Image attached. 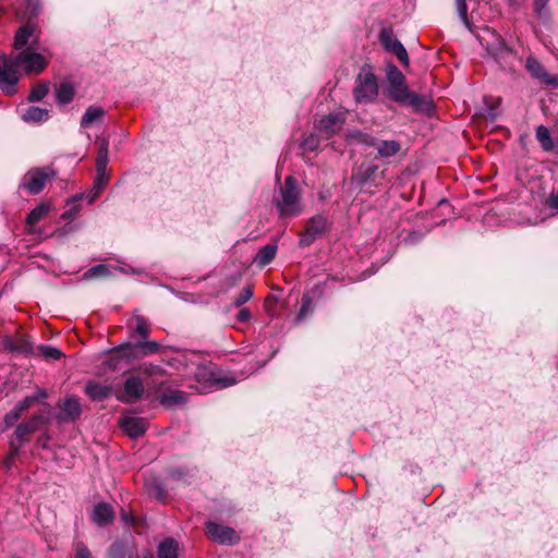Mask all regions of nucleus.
<instances>
[{
    "mask_svg": "<svg viewBox=\"0 0 558 558\" xmlns=\"http://www.w3.org/2000/svg\"><path fill=\"white\" fill-rule=\"evenodd\" d=\"M48 62L44 56L36 53L31 49H25L14 58L0 57V88L8 95L16 92L19 75L16 69L26 73L43 72Z\"/></svg>",
    "mask_w": 558,
    "mask_h": 558,
    "instance_id": "nucleus-1",
    "label": "nucleus"
},
{
    "mask_svg": "<svg viewBox=\"0 0 558 558\" xmlns=\"http://www.w3.org/2000/svg\"><path fill=\"white\" fill-rule=\"evenodd\" d=\"M275 204L281 217H295L301 214L302 206L298 181L292 175L286 178L279 195L275 198Z\"/></svg>",
    "mask_w": 558,
    "mask_h": 558,
    "instance_id": "nucleus-2",
    "label": "nucleus"
},
{
    "mask_svg": "<svg viewBox=\"0 0 558 558\" xmlns=\"http://www.w3.org/2000/svg\"><path fill=\"white\" fill-rule=\"evenodd\" d=\"M388 97L396 102H416V95L411 93L405 84L402 72L392 63L387 65Z\"/></svg>",
    "mask_w": 558,
    "mask_h": 558,
    "instance_id": "nucleus-3",
    "label": "nucleus"
},
{
    "mask_svg": "<svg viewBox=\"0 0 558 558\" xmlns=\"http://www.w3.org/2000/svg\"><path fill=\"white\" fill-rule=\"evenodd\" d=\"M353 95L356 102H373L378 95L377 78L374 73L366 70L357 75Z\"/></svg>",
    "mask_w": 558,
    "mask_h": 558,
    "instance_id": "nucleus-4",
    "label": "nucleus"
},
{
    "mask_svg": "<svg viewBox=\"0 0 558 558\" xmlns=\"http://www.w3.org/2000/svg\"><path fill=\"white\" fill-rule=\"evenodd\" d=\"M53 177L54 171L50 167L34 168L24 174L20 187L26 190L31 195H36L44 190L46 183Z\"/></svg>",
    "mask_w": 558,
    "mask_h": 558,
    "instance_id": "nucleus-5",
    "label": "nucleus"
},
{
    "mask_svg": "<svg viewBox=\"0 0 558 558\" xmlns=\"http://www.w3.org/2000/svg\"><path fill=\"white\" fill-rule=\"evenodd\" d=\"M45 424V417L38 413L33 415L29 420L17 425L14 437L10 441V447L13 453H19L23 444L28 439V436L35 433Z\"/></svg>",
    "mask_w": 558,
    "mask_h": 558,
    "instance_id": "nucleus-6",
    "label": "nucleus"
},
{
    "mask_svg": "<svg viewBox=\"0 0 558 558\" xmlns=\"http://www.w3.org/2000/svg\"><path fill=\"white\" fill-rule=\"evenodd\" d=\"M206 535L219 544L232 545L239 541L238 533L229 526H225L215 522H207L205 525Z\"/></svg>",
    "mask_w": 558,
    "mask_h": 558,
    "instance_id": "nucleus-7",
    "label": "nucleus"
},
{
    "mask_svg": "<svg viewBox=\"0 0 558 558\" xmlns=\"http://www.w3.org/2000/svg\"><path fill=\"white\" fill-rule=\"evenodd\" d=\"M327 229V218L317 215L312 217L305 226L303 232H301L300 236V245L308 246L312 244L319 235H322Z\"/></svg>",
    "mask_w": 558,
    "mask_h": 558,
    "instance_id": "nucleus-8",
    "label": "nucleus"
},
{
    "mask_svg": "<svg viewBox=\"0 0 558 558\" xmlns=\"http://www.w3.org/2000/svg\"><path fill=\"white\" fill-rule=\"evenodd\" d=\"M160 344L156 341H143L137 344L125 343L117 349L112 355L111 360L121 359V357H130L135 354V351H138L142 355H149L158 352Z\"/></svg>",
    "mask_w": 558,
    "mask_h": 558,
    "instance_id": "nucleus-9",
    "label": "nucleus"
},
{
    "mask_svg": "<svg viewBox=\"0 0 558 558\" xmlns=\"http://www.w3.org/2000/svg\"><path fill=\"white\" fill-rule=\"evenodd\" d=\"M45 397H46V393L44 391H40L38 395L28 396V397L24 398L22 401L17 402L15 404V407L4 415V418H3L4 427L10 428L13 425H15L16 422L21 418L22 414L26 410L32 408L35 404V402L38 401L39 398H45Z\"/></svg>",
    "mask_w": 558,
    "mask_h": 558,
    "instance_id": "nucleus-10",
    "label": "nucleus"
},
{
    "mask_svg": "<svg viewBox=\"0 0 558 558\" xmlns=\"http://www.w3.org/2000/svg\"><path fill=\"white\" fill-rule=\"evenodd\" d=\"M344 122L343 112H333L322 118L316 124V129L327 138L336 134Z\"/></svg>",
    "mask_w": 558,
    "mask_h": 558,
    "instance_id": "nucleus-11",
    "label": "nucleus"
},
{
    "mask_svg": "<svg viewBox=\"0 0 558 558\" xmlns=\"http://www.w3.org/2000/svg\"><path fill=\"white\" fill-rule=\"evenodd\" d=\"M144 391L143 381L136 376H130L124 381L123 396L120 400L126 403L135 402L142 398Z\"/></svg>",
    "mask_w": 558,
    "mask_h": 558,
    "instance_id": "nucleus-12",
    "label": "nucleus"
},
{
    "mask_svg": "<svg viewBox=\"0 0 558 558\" xmlns=\"http://www.w3.org/2000/svg\"><path fill=\"white\" fill-rule=\"evenodd\" d=\"M531 75L548 86H558V77L546 72L545 68L534 57H529L525 64Z\"/></svg>",
    "mask_w": 558,
    "mask_h": 558,
    "instance_id": "nucleus-13",
    "label": "nucleus"
},
{
    "mask_svg": "<svg viewBox=\"0 0 558 558\" xmlns=\"http://www.w3.org/2000/svg\"><path fill=\"white\" fill-rule=\"evenodd\" d=\"M119 425L131 438L142 436L147 429V421L137 416H123Z\"/></svg>",
    "mask_w": 558,
    "mask_h": 558,
    "instance_id": "nucleus-14",
    "label": "nucleus"
},
{
    "mask_svg": "<svg viewBox=\"0 0 558 558\" xmlns=\"http://www.w3.org/2000/svg\"><path fill=\"white\" fill-rule=\"evenodd\" d=\"M81 415V403L76 397H68L60 404L58 420L60 422H73Z\"/></svg>",
    "mask_w": 558,
    "mask_h": 558,
    "instance_id": "nucleus-15",
    "label": "nucleus"
},
{
    "mask_svg": "<svg viewBox=\"0 0 558 558\" xmlns=\"http://www.w3.org/2000/svg\"><path fill=\"white\" fill-rule=\"evenodd\" d=\"M50 211V205L48 203H40L36 206L26 218V230L28 233L36 231V225L43 220Z\"/></svg>",
    "mask_w": 558,
    "mask_h": 558,
    "instance_id": "nucleus-16",
    "label": "nucleus"
},
{
    "mask_svg": "<svg viewBox=\"0 0 558 558\" xmlns=\"http://www.w3.org/2000/svg\"><path fill=\"white\" fill-rule=\"evenodd\" d=\"M114 511L113 508L106 502H100L95 506L93 511V520L98 525H107L113 521Z\"/></svg>",
    "mask_w": 558,
    "mask_h": 558,
    "instance_id": "nucleus-17",
    "label": "nucleus"
},
{
    "mask_svg": "<svg viewBox=\"0 0 558 558\" xmlns=\"http://www.w3.org/2000/svg\"><path fill=\"white\" fill-rule=\"evenodd\" d=\"M378 171L377 166H361L357 172L353 175V181L361 187H366L371 181L375 180Z\"/></svg>",
    "mask_w": 558,
    "mask_h": 558,
    "instance_id": "nucleus-18",
    "label": "nucleus"
},
{
    "mask_svg": "<svg viewBox=\"0 0 558 558\" xmlns=\"http://www.w3.org/2000/svg\"><path fill=\"white\" fill-rule=\"evenodd\" d=\"M85 393L92 400L101 401L111 393V387L95 381H89L85 387Z\"/></svg>",
    "mask_w": 558,
    "mask_h": 558,
    "instance_id": "nucleus-19",
    "label": "nucleus"
},
{
    "mask_svg": "<svg viewBox=\"0 0 558 558\" xmlns=\"http://www.w3.org/2000/svg\"><path fill=\"white\" fill-rule=\"evenodd\" d=\"M277 253V245L276 244H267L263 246L256 254L254 258V263L259 267L263 268L270 264L272 259L275 258Z\"/></svg>",
    "mask_w": 558,
    "mask_h": 558,
    "instance_id": "nucleus-20",
    "label": "nucleus"
},
{
    "mask_svg": "<svg viewBox=\"0 0 558 558\" xmlns=\"http://www.w3.org/2000/svg\"><path fill=\"white\" fill-rule=\"evenodd\" d=\"M129 328L131 329L132 336L138 335L143 339H146L150 332V327L145 317L135 315L129 322Z\"/></svg>",
    "mask_w": 558,
    "mask_h": 558,
    "instance_id": "nucleus-21",
    "label": "nucleus"
},
{
    "mask_svg": "<svg viewBox=\"0 0 558 558\" xmlns=\"http://www.w3.org/2000/svg\"><path fill=\"white\" fill-rule=\"evenodd\" d=\"M160 402L166 407H173L186 402V393L181 390L168 389L160 396Z\"/></svg>",
    "mask_w": 558,
    "mask_h": 558,
    "instance_id": "nucleus-22",
    "label": "nucleus"
},
{
    "mask_svg": "<svg viewBox=\"0 0 558 558\" xmlns=\"http://www.w3.org/2000/svg\"><path fill=\"white\" fill-rule=\"evenodd\" d=\"M96 170L97 177L94 181V187L92 192L87 195L89 204H92L99 196L104 187L107 185L109 179L106 169H101V171L99 169Z\"/></svg>",
    "mask_w": 558,
    "mask_h": 558,
    "instance_id": "nucleus-23",
    "label": "nucleus"
},
{
    "mask_svg": "<svg viewBox=\"0 0 558 558\" xmlns=\"http://www.w3.org/2000/svg\"><path fill=\"white\" fill-rule=\"evenodd\" d=\"M179 544L173 538L163 539L158 546V558H177Z\"/></svg>",
    "mask_w": 558,
    "mask_h": 558,
    "instance_id": "nucleus-24",
    "label": "nucleus"
},
{
    "mask_svg": "<svg viewBox=\"0 0 558 558\" xmlns=\"http://www.w3.org/2000/svg\"><path fill=\"white\" fill-rule=\"evenodd\" d=\"M49 111L47 109H43L39 107L32 106L26 109V111L22 114V118L26 122H44L48 119Z\"/></svg>",
    "mask_w": 558,
    "mask_h": 558,
    "instance_id": "nucleus-25",
    "label": "nucleus"
},
{
    "mask_svg": "<svg viewBox=\"0 0 558 558\" xmlns=\"http://www.w3.org/2000/svg\"><path fill=\"white\" fill-rule=\"evenodd\" d=\"M75 90L70 82H62L56 88V96L59 104H69L74 97Z\"/></svg>",
    "mask_w": 558,
    "mask_h": 558,
    "instance_id": "nucleus-26",
    "label": "nucleus"
},
{
    "mask_svg": "<svg viewBox=\"0 0 558 558\" xmlns=\"http://www.w3.org/2000/svg\"><path fill=\"white\" fill-rule=\"evenodd\" d=\"M377 147L378 155L384 158L392 157L397 155L401 146L397 141H381L375 145Z\"/></svg>",
    "mask_w": 558,
    "mask_h": 558,
    "instance_id": "nucleus-27",
    "label": "nucleus"
},
{
    "mask_svg": "<svg viewBox=\"0 0 558 558\" xmlns=\"http://www.w3.org/2000/svg\"><path fill=\"white\" fill-rule=\"evenodd\" d=\"M536 138L545 151H551L554 149V141L550 136L549 130L546 126L539 125L536 129Z\"/></svg>",
    "mask_w": 558,
    "mask_h": 558,
    "instance_id": "nucleus-28",
    "label": "nucleus"
},
{
    "mask_svg": "<svg viewBox=\"0 0 558 558\" xmlns=\"http://www.w3.org/2000/svg\"><path fill=\"white\" fill-rule=\"evenodd\" d=\"M104 114H105V111L102 108L92 106V107L87 108V110L85 111V113L82 118V121H81V125L83 128H88L92 123H94L95 121L102 118Z\"/></svg>",
    "mask_w": 558,
    "mask_h": 558,
    "instance_id": "nucleus-29",
    "label": "nucleus"
},
{
    "mask_svg": "<svg viewBox=\"0 0 558 558\" xmlns=\"http://www.w3.org/2000/svg\"><path fill=\"white\" fill-rule=\"evenodd\" d=\"M32 28L29 26H22L15 34L14 47L15 49H22L28 43L32 36Z\"/></svg>",
    "mask_w": 558,
    "mask_h": 558,
    "instance_id": "nucleus-30",
    "label": "nucleus"
},
{
    "mask_svg": "<svg viewBox=\"0 0 558 558\" xmlns=\"http://www.w3.org/2000/svg\"><path fill=\"white\" fill-rule=\"evenodd\" d=\"M108 154H109V142L107 140H102L99 149L98 156L96 160V169H106L108 163Z\"/></svg>",
    "mask_w": 558,
    "mask_h": 558,
    "instance_id": "nucleus-31",
    "label": "nucleus"
},
{
    "mask_svg": "<svg viewBox=\"0 0 558 558\" xmlns=\"http://www.w3.org/2000/svg\"><path fill=\"white\" fill-rule=\"evenodd\" d=\"M2 345H3L4 350L11 351V352H23L28 349V344H27L26 340H24V339L14 340L13 338H9V337L3 340Z\"/></svg>",
    "mask_w": 558,
    "mask_h": 558,
    "instance_id": "nucleus-32",
    "label": "nucleus"
},
{
    "mask_svg": "<svg viewBox=\"0 0 558 558\" xmlns=\"http://www.w3.org/2000/svg\"><path fill=\"white\" fill-rule=\"evenodd\" d=\"M349 138L353 142L364 144L366 146H375L376 140L367 133L361 131H353L349 133Z\"/></svg>",
    "mask_w": 558,
    "mask_h": 558,
    "instance_id": "nucleus-33",
    "label": "nucleus"
},
{
    "mask_svg": "<svg viewBox=\"0 0 558 558\" xmlns=\"http://www.w3.org/2000/svg\"><path fill=\"white\" fill-rule=\"evenodd\" d=\"M387 51L393 53L402 65H409L408 52L400 41L395 43L393 46H391L390 49H388Z\"/></svg>",
    "mask_w": 558,
    "mask_h": 558,
    "instance_id": "nucleus-34",
    "label": "nucleus"
},
{
    "mask_svg": "<svg viewBox=\"0 0 558 558\" xmlns=\"http://www.w3.org/2000/svg\"><path fill=\"white\" fill-rule=\"evenodd\" d=\"M399 41L395 35L391 28H383L379 33V43L381 46L388 50L391 46H393L395 43Z\"/></svg>",
    "mask_w": 558,
    "mask_h": 558,
    "instance_id": "nucleus-35",
    "label": "nucleus"
},
{
    "mask_svg": "<svg viewBox=\"0 0 558 558\" xmlns=\"http://www.w3.org/2000/svg\"><path fill=\"white\" fill-rule=\"evenodd\" d=\"M48 85L46 83H40L34 86L31 90L29 100L39 101L48 94Z\"/></svg>",
    "mask_w": 558,
    "mask_h": 558,
    "instance_id": "nucleus-36",
    "label": "nucleus"
},
{
    "mask_svg": "<svg viewBox=\"0 0 558 558\" xmlns=\"http://www.w3.org/2000/svg\"><path fill=\"white\" fill-rule=\"evenodd\" d=\"M109 275V268L107 265L100 264L89 268L84 277L87 279L96 278V277H105Z\"/></svg>",
    "mask_w": 558,
    "mask_h": 558,
    "instance_id": "nucleus-37",
    "label": "nucleus"
},
{
    "mask_svg": "<svg viewBox=\"0 0 558 558\" xmlns=\"http://www.w3.org/2000/svg\"><path fill=\"white\" fill-rule=\"evenodd\" d=\"M40 352L43 353V355L45 357L51 359V360H59L62 356V353L60 350H58L53 347H49V345L41 347Z\"/></svg>",
    "mask_w": 558,
    "mask_h": 558,
    "instance_id": "nucleus-38",
    "label": "nucleus"
},
{
    "mask_svg": "<svg viewBox=\"0 0 558 558\" xmlns=\"http://www.w3.org/2000/svg\"><path fill=\"white\" fill-rule=\"evenodd\" d=\"M140 369L142 371L143 374L148 375V376L165 374V371L159 365H154V364H144L141 366Z\"/></svg>",
    "mask_w": 558,
    "mask_h": 558,
    "instance_id": "nucleus-39",
    "label": "nucleus"
},
{
    "mask_svg": "<svg viewBox=\"0 0 558 558\" xmlns=\"http://www.w3.org/2000/svg\"><path fill=\"white\" fill-rule=\"evenodd\" d=\"M253 295V291L250 287L244 288L239 295L234 299V305L241 306L246 303Z\"/></svg>",
    "mask_w": 558,
    "mask_h": 558,
    "instance_id": "nucleus-40",
    "label": "nucleus"
},
{
    "mask_svg": "<svg viewBox=\"0 0 558 558\" xmlns=\"http://www.w3.org/2000/svg\"><path fill=\"white\" fill-rule=\"evenodd\" d=\"M312 310V299L308 295H304L301 302V308L299 311L298 318H304L307 313Z\"/></svg>",
    "mask_w": 558,
    "mask_h": 558,
    "instance_id": "nucleus-41",
    "label": "nucleus"
},
{
    "mask_svg": "<svg viewBox=\"0 0 558 558\" xmlns=\"http://www.w3.org/2000/svg\"><path fill=\"white\" fill-rule=\"evenodd\" d=\"M319 145V140L316 135L311 134L302 142V148L304 150H315Z\"/></svg>",
    "mask_w": 558,
    "mask_h": 558,
    "instance_id": "nucleus-42",
    "label": "nucleus"
},
{
    "mask_svg": "<svg viewBox=\"0 0 558 558\" xmlns=\"http://www.w3.org/2000/svg\"><path fill=\"white\" fill-rule=\"evenodd\" d=\"M74 558H90L89 550L82 542H77L75 544V557Z\"/></svg>",
    "mask_w": 558,
    "mask_h": 558,
    "instance_id": "nucleus-43",
    "label": "nucleus"
},
{
    "mask_svg": "<svg viewBox=\"0 0 558 558\" xmlns=\"http://www.w3.org/2000/svg\"><path fill=\"white\" fill-rule=\"evenodd\" d=\"M456 2H457V9H458L460 17L462 19L463 22H466L468 21V16H466L468 9H466L465 0H456Z\"/></svg>",
    "mask_w": 558,
    "mask_h": 558,
    "instance_id": "nucleus-44",
    "label": "nucleus"
},
{
    "mask_svg": "<svg viewBox=\"0 0 558 558\" xmlns=\"http://www.w3.org/2000/svg\"><path fill=\"white\" fill-rule=\"evenodd\" d=\"M546 205L551 209H558V191L550 193L546 201Z\"/></svg>",
    "mask_w": 558,
    "mask_h": 558,
    "instance_id": "nucleus-45",
    "label": "nucleus"
},
{
    "mask_svg": "<svg viewBox=\"0 0 558 558\" xmlns=\"http://www.w3.org/2000/svg\"><path fill=\"white\" fill-rule=\"evenodd\" d=\"M17 453H13V450L10 448V453L4 459V465L7 469H11L14 463L15 457Z\"/></svg>",
    "mask_w": 558,
    "mask_h": 558,
    "instance_id": "nucleus-46",
    "label": "nucleus"
},
{
    "mask_svg": "<svg viewBox=\"0 0 558 558\" xmlns=\"http://www.w3.org/2000/svg\"><path fill=\"white\" fill-rule=\"evenodd\" d=\"M251 318V312L247 308H242L238 314L240 322H247Z\"/></svg>",
    "mask_w": 558,
    "mask_h": 558,
    "instance_id": "nucleus-47",
    "label": "nucleus"
},
{
    "mask_svg": "<svg viewBox=\"0 0 558 558\" xmlns=\"http://www.w3.org/2000/svg\"><path fill=\"white\" fill-rule=\"evenodd\" d=\"M233 384V380H223V379H213L210 386H218V387H227L229 385Z\"/></svg>",
    "mask_w": 558,
    "mask_h": 558,
    "instance_id": "nucleus-48",
    "label": "nucleus"
},
{
    "mask_svg": "<svg viewBox=\"0 0 558 558\" xmlns=\"http://www.w3.org/2000/svg\"><path fill=\"white\" fill-rule=\"evenodd\" d=\"M121 517H122V520L126 523V524H134V517L128 512H125L124 510H122V513H121Z\"/></svg>",
    "mask_w": 558,
    "mask_h": 558,
    "instance_id": "nucleus-49",
    "label": "nucleus"
},
{
    "mask_svg": "<svg viewBox=\"0 0 558 558\" xmlns=\"http://www.w3.org/2000/svg\"><path fill=\"white\" fill-rule=\"evenodd\" d=\"M76 211H77L76 207H73V208L66 210L65 213H63L62 216H63V218L70 219L75 216Z\"/></svg>",
    "mask_w": 558,
    "mask_h": 558,
    "instance_id": "nucleus-50",
    "label": "nucleus"
},
{
    "mask_svg": "<svg viewBox=\"0 0 558 558\" xmlns=\"http://www.w3.org/2000/svg\"><path fill=\"white\" fill-rule=\"evenodd\" d=\"M47 440H48L47 437L41 436L38 438V445L46 447Z\"/></svg>",
    "mask_w": 558,
    "mask_h": 558,
    "instance_id": "nucleus-51",
    "label": "nucleus"
},
{
    "mask_svg": "<svg viewBox=\"0 0 558 558\" xmlns=\"http://www.w3.org/2000/svg\"><path fill=\"white\" fill-rule=\"evenodd\" d=\"M172 476L175 477V478H180L182 476V473L180 471H174L172 473Z\"/></svg>",
    "mask_w": 558,
    "mask_h": 558,
    "instance_id": "nucleus-52",
    "label": "nucleus"
},
{
    "mask_svg": "<svg viewBox=\"0 0 558 558\" xmlns=\"http://www.w3.org/2000/svg\"><path fill=\"white\" fill-rule=\"evenodd\" d=\"M542 1H543V0H536V5L542 4Z\"/></svg>",
    "mask_w": 558,
    "mask_h": 558,
    "instance_id": "nucleus-53",
    "label": "nucleus"
}]
</instances>
